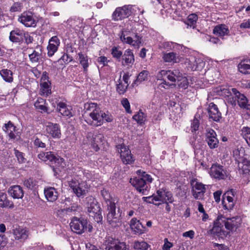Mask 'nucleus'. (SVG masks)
Here are the masks:
<instances>
[{
	"instance_id": "obj_1",
	"label": "nucleus",
	"mask_w": 250,
	"mask_h": 250,
	"mask_svg": "<svg viewBox=\"0 0 250 250\" xmlns=\"http://www.w3.org/2000/svg\"><path fill=\"white\" fill-rule=\"evenodd\" d=\"M214 92L224 97L226 100L232 105H236L237 103L243 108L250 109V105L248 104L247 97L240 93L236 88L221 86L215 88Z\"/></svg>"
},
{
	"instance_id": "obj_2",
	"label": "nucleus",
	"mask_w": 250,
	"mask_h": 250,
	"mask_svg": "<svg viewBox=\"0 0 250 250\" xmlns=\"http://www.w3.org/2000/svg\"><path fill=\"white\" fill-rule=\"evenodd\" d=\"M84 108L89 116L88 123L94 126H101L104 124V121L110 123L113 120L112 115L108 111L105 112L102 111L97 104H85Z\"/></svg>"
},
{
	"instance_id": "obj_3",
	"label": "nucleus",
	"mask_w": 250,
	"mask_h": 250,
	"mask_svg": "<svg viewBox=\"0 0 250 250\" xmlns=\"http://www.w3.org/2000/svg\"><path fill=\"white\" fill-rule=\"evenodd\" d=\"M137 176L130 178V183L140 193L145 194L147 190L148 185L152 182L151 176L141 170L136 171Z\"/></svg>"
},
{
	"instance_id": "obj_4",
	"label": "nucleus",
	"mask_w": 250,
	"mask_h": 250,
	"mask_svg": "<svg viewBox=\"0 0 250 250\" xmlns=\"http://www.w3.org/2000/svg\"><path fill=\"white\" fill-rule=\"evenodd\" d=\"M120 39L123 43L137 48L140 47L142 42L141 38L133 32L131 25L129 24H126L125 28L122 30Z\"/></svg>"
},
{
	"instance_id": "obj_5",
	"label": "nucleus",
	"mask_w": 250,
	"mask_h": 250,
	"mask_svg": "<svg viewBox=\"0 0 250 250\" xmlns=\"http://www.w3.org/2000/svg\"><path fill=\"white\" fill-rule=\"evenodd\" d=\"M146 201L150 204L159 206L163 203H171L173 202L172 194L163 188L158 190L155 194L146 198Z\"/></svg>"
},
{
	"instance_id": "obj_6",
	"label": "nucleus",
	"mask_w": 250,
	"mask_h": 250,
	"mask_svg": "<svg viewBox=\"0 0 250 250\" xmlns=\"http://www.w3.org/2000/svg\"><path fill=\"white\" fill-rule=\"evenodd\" d=\"M87 224L86 220L74 217L70 223V226L73 231L78 234H81L86 230H88L89 232L92 231V226L90 224L87 225Z\"/></svg>"
},
{
	"instance_id": "obj_7",
	"label": "nucleus",
	"mask_w": 250,
	"mask_h": 250,
	"mask_svg": "<svg viewBox=\"0 0 250 250\" xmlns=\"http://www.w3.org/2000/svg\"><path fill=\"white\" fill-rule=\"evenodd\" d=\"M108 213L106 218L108 223L113 227L119 226L121 223V213L119 209L116 210L115 204L107 207Z\"/></svg>"
},
{
	"instance_id": "obj_8",
	"label": "nucleus",
	"mask_w": 250,
	"mask_h": 250,
	"mask_svg": "<svg viewBox=\"0 0 250 250\" xmlns=\"http://www.w3.org/2000/svg\"><path fill=\"white\" fill-rule=\"evenodd\" d=\"M69 186L78 197H83L88 192L89 187L85 181L72 180Z\"/></svg>"
},
{
	"instance_id": "obj_9",
	"label": "nucleus",
	"mask_w": 250,
	"mask_h": 250,
	"mask_svg": "<svg viewBox=\"0 0 250 250\" xmlns=\"http://www.w3.org/2000/svg\"><path fill=\"white\" fill-rule=\"evenodd\" d=\"M87 211L89 216L93 217L95 221L99 223L102 221L101 208L93 198L90 197L88 199Z\"/></svg>"
},
{
	"instance_id": "obj_10",
	"label": "nucleus",
	"mask_w": 250,
	"mask_h": 250,
	"mask_svg": "<svg viewBox=\"0 0 250 250\" xmlns=\"http://www.w3.org/2000/svg\"><path fill=\"white\" fill-rule=\"evenodd\" d=\"M38 158L42 161L49 162L55 164V167H64V160L60 157H56L52 152H42L38 155Z\"/></svg>"
},
{
	"instance_id": "obj_11",
	"label": "nucleus",
	"mask_w": 250,
	"mask_h": 250,
	"mask_svg": "<svg viewBox=\"0 0 250 250\" xmlns=\"http://www.w3.org/2000/svg\"><path fill=\"white\" fill-rule=\"evenodd\" d=\"M192 187V193L196 199H201L203 198L206 192L205 185L198 181L197 179H192L190 181Z\"/></svg>"
},
{
	"instance_id": "obj_12",
	"label": "nucleus",
	"mask_w": 250,
	"mask_h": 250,
	"mask_svg": "<svg viewBox=\"0 0 250 250\" xmlns=\"http://www.w3.org/2000/svg\"><path fill=\"white\" fill-rule=\"evenodd\" d=\"M131 8L129 5L117 8L112 14V20L118 21L127 18L132 13Z\"/></svg>"
},
{
	"instance_id": "obj_13",
	"label": "nucleus",
	"mask_w": 250,
	"mask_h": 250,
	"mask_svg": "<svg viewBox=\"0 0 250 250\" xmlns=\"http://www.w3.org/2000/svg\"><path fill=\"white\" fill-rule=\"evenodd\" d=\"M18 21L26 27H35L37 24L32 13L29 11H25L21 14Z\"/></svg>"
},
{
	"instance_id": "obj_14",
	"label": "nucleus",
	"mask_w": 250,
	"mask_h": 250,
	"mask_svg": "<svg viewBox=\"0 0 250 250\" xmlns=\"http://www.w3.org/2000/svg\"><path fill=\"white\" fill-rule=\"evenodd\" d=\"M44 132L48 136L53 138H60L61 133L59 125L57 124L50 122L46 123L44 125Z\"/></svg>"
},
{
	"instance_id": "obj_15",
	"label": "nucleus",
	"mask_w": 250,
	"mask_h": 250,
	"mask_svg": "<svg viewBox=\"0 0 250 250\" xmlns=\"http://www.w3.org/2000/svg\"><path fill=\"white\" fill-rule=\"evenodd\" d=\"M117 147L118 152L120 153L121 159L125 164H130L134 162V160L130 150L127 147L123 144L119 145Z\"/></svg>"
},
{
	"instance_id": "obj_16",
	"label": "nucleus",
	"mask_w": 250,
	"mask_h": 250,
	"mask_svg": "<svg viewBox=\"0 0 250 250\" xmlns=\"http://www.w3.org/2000/svg\"><path fill=\"white\" fill-rule=\"evenodd\" d=\"M223 222L225 228L231 231H235L240 227L241 224V219L240 217L225 218L223 217Z\"/></svg>"
},
{
	"instance_id": "obj_17",
	"label": "nucleus",
	"mask_w": 250,
	"mask_h": 250,
	"mask_svg": "<svg viewBox=\"0 0 250 250\" xmlns=\"http://www.w3.org/2000/svg\"><path fill=\"white\" fill-rule=\"evenodd\" d=\"M206 141L210 149H214L218 146L219 140L216 138V132L212 129H207Z\"/></svg>"
},
{
	"instance_id": "obj_18",
	"label": "nucleus",
	"mask_w": 250,
	"mask_h": 250,
	"mask_svg": "<svg viewBox=\"0 0 250 250\" xmlns=\"http://www.w3.org/2000/svg\"><path fill=\"white\" fill-rule=\"evenodd\" d=\"M50 82L48 80V77L46 72H43L41 79L40 93L43 96H47L51 94Z\"/></svg>"
},
{
	"instance_id": "obj_19",
	"label": "nucleus",
	"mask_w": 250,
	"mask_h": 250,
	"mask_svg": "<svg viewBox=\"0 0 250 250\" xmlns=\"http://www.w3.org/2000/svg\"><path fill=\"white\" fill-rule=\"evenodd\" d=\"M135 61L134 56L132 50L127 49L125 50L121 58V64L124 66L131 67Z\"/></svg>"
},
{
	"instance_id": "obj_20",
	"label": "nucleus",
	"mask_w": 250,
	"mask_h": 250,
	"mask_svg": "<svg viewBox=\"0 0 250 250\" xmlns=\"http://www.w3.org/2000/svg\"><path fill=\"white\" fill-rule=\"evenodd\" d=\"M209 174L212 177L218 179H224L227 176L223 167L217 164L212 165L210 168Z\"/></svg>"
},
{
	"instance_id": "obj_21",
	"label": "nucleus",
	"mask_w": 250,
	"mask_h": 250,
	"mask_svg": "<svg viewBox=\"0 0 250 250\" xmlns=\"http://www.w3.org/2000/svg\"><path fill=\"white\" fill-rule=\"evenodd\" d=\"M186 63L188 65V67L192 70L201 69L204 65V63L201 59L196 58L194 56H190L188 59H187Z\"/></svg>"
},
{
	"instance_id": "obj_22",
	"label": "nucleus",
	"mask_w": 250,
	"mask_h": 250,
	"mask_svg": "<svg viewBox=\"0 0 250 250\" xmlns=\"http://www.w3.org/2000/svg\"><path fill=\"white\" fill-rule=\"evenodd\" d=\"M232 157L237 163H239L247 158H249V156L246 153L245 148L242 146L233 149L232 151Z\"/></svg>"
},
{
	"instance_id": "obj_23",
	"label": "nucleus",
	"mask_w": 250,
	"mask_h": 250,
	"mask_svg": "<svg viewBox=\"0 0 250 250\" xmlns=\"http://www.w3.org/2000/svg\"><path fill=\"white\" fill-rule=\"evenodd\" d=\"M223 217H218L217 219L214 222V226L210 230V233L218 236H221L225 235V232L223 231Z\"/></svg>"
},
{
	"instance_id": "obj_24",
	"label": "nucleus",
	"mask_w": 250,
	"mask_h": 250,
	"mask_svg": "<svg viewBox=\"0 0 250 250\" xmlns=\"http://www.w3.org/2000/svg\"><path fill=\"white\" fill-rule=\"evenodd\" d=\"M60 44V40L57 36H53L49 40L47 47L48 56L52 57L55 54L58 50Z\"/></svg>"
},
{
	"instance_id": "obj_25",
	"label": "nucleus",
	"mask_w": 250,
	"mask_h": 250,
	"mask_svg": "<svg viewBox=\"0 0 250 250\" xmlns=\"http://www.w3.org/2000/svg\"><path fill=\"white\" fill-rule=\"evenodd\" d=\"M129 74L128 73H125L123 76V79H119V83L117 84L116 89L120 94H123L126 91L129 85Z\"/></svg>"
},
{
	"instance_id": "obj_26",
	"label": "nucleus",
	"mask_w": 250,
	"mask_h": 250,
	"mask_svg": "<svg viewBox=\"0 0 250 250\" xmlns=\"http://www.w3.org/2000/svg\"><path fill=\"white\" fill-rule=\"evenodd\" d=\"M28 36L27 34H25L22 31L16 29L10 32L9 39L13 42H18L23 41L24 38L27 40Z\"/></svg>"
},
{
	"instance_id": "obj_27",
	"label": "nucleus",
	"mask_w": 250,
	"mask_h": 250,
	"mask_svg": "<svg viewBox=\"0 0 250 250\" xmlns=\"http://www.w3.org/2000/svg\"><path fill=\"white\" fill-rule=\"evenodd\" d=\"M208 112L209 118L214 121L218 122L221 118V113L219 111L218 107L213 103L209 104Z\"/></svg>"
},
{
	"instance_id": "obj_28",
	"label": "nucleus",
	"mask_w": 250,
	"mask_h": 250,
	"mask_svg": "<svg viewBox=\"0 0 250 250\" xmlns=\"http://www.w3.org/2000/svg\"><path fill=\"white\" fill-rule=\"evenodd\" d=\"M13 233L15 239L20 242L24 241L27 239L29 235V232L27 229L20 227L14 229Z\"/></svg>"
},
{
	"instance_id": "obj_29",
	"label": "nucleus",
	"mask_w": 250,
	"mask_h": 250,
	"mask_svg": "<svg viewBox=\"0 0 250 250\" xmlns=\"http://www.w3.org/2000/svg\"><path fill=\"white\" fill-rule=\"evenodd\" d=\"M130 226L135 234H141L144 232V227L140 221L135 218L131 219Z\"/></svg>"
},
{
	"instance_id": "obj_30",
	"label": "nucleus",
	"mask_w": 250,
	"mask_h": 250,
	"mask_svg": "<svg viewBox=\"0 0 250 250\" xmlns=\"http://www.w3.org/2000/svg\"><path fill=\"white\" fill-rule=\"evenodd\" d=\"M44 193L46 199L49 202H54L58 197V192L54 188L49 187L44 188Z\"/></svg>"
},
{
	"instance_id": "obj_31",
	"label": "nucleus",
	"mask_w": 250,
	"mask_h": 250,
	"mask_svg": "<svg viewBox=\"0 0 250 250\" xmlns=\"http://www.w3.org/2000/svg\"><path fill=\"white\" fill-rule=\"evenodd\" d=\"M229 194H232L231 192H225L223 196L222 204L226 209H231L235 203V199L229 196Z\"/></svg>"
},
{
	"instance_id": "obj_32",
	"label": "nucleus",
	"mask_w": 250,
	"mask_h": 250,
	"mask_svg": "<svg viewBox=\"0 0 250 250\" xmlns=\"http://www.w3.org/2000/svg\"><path fill=\"white\" fill-rule=\"evenodd\" d=\"M8 193L14 199H20L23 196L22 188L17 185L11 187L8 190Z\"/></svg>"
},
{
	"instance_id": "obj_33",
	"label": "nucleus",
	"mask_w": 250,
	"mask_h": 250,
	"mask_svg": "<svg viewBox=\"0 0 250 250\" xmlns=\"http://www.w3.org/2000/svg\"><path fill=\"white\" fill-rule=\"evenodd\" d=\"M57 111L64 116H72L71 108L64 103L60 102L57 104Z\"/></svg>"
},
{
	"instance_id": "obj_34",
	"label": "nucleus",
	"mask_w": 250,
	"mask_h": 250,
	"mask_svg": "<svg viewBox=\"0 0 250 250\" xmlns=\"http://www.w3.org/2000/svg\"><path fill=\"white\" fill-rule=\"evenodd\" d=\"M213 33L216 36L223 38L229 34V30L225 24H220L214 28Z\"/></svg>"
},
{
	"instance_id": "obj_35",
	"label": "nucleus",
	"mask_w": 250,
	"mask_h": 250,
	"mask_svg": "<svg viewBox=\"0 0 250 250\" xmlns=\"http://www.w3.org/2000/svg\"><path fill=\"white\" fill-rule=\"evenodd\" d=\"M104 140V136L101 134L94 135L91 140V146L94 151H97L99 149V146Z\"/></svg>"
},
{
	"instance_id": "obj_36",
	"label": "nucleus",
	"mask_w": 250,
	"mask_h": 250,
	"mask_svg": "<svg viewBox=\"0 0 250 250\" xmlns=\"http://www.w3.org/2000/svg\"><path fill=\"white\" fill-rule=\"evenodd\" d=\"M163 59L167 62L177 63L181 61V58L174 52L164 53Z\"/></svg>"
},
{
	"instance_id": "obj_37",
	"label": "nucleus",
	"mask_w": 250,
	"mask_h": 250,
	"mask_svg": "<svg viewBox=\"0 0 250 250\" xmlns=\"http://www.w3.org/2000/svg\"><path fill=\"white\" fill-rule=\"evenodd\" d=\"M167 70H162L159 71L156 75V78L158 80H163V82L159 84V88H164L167 89L170 86L173 85V84H169L164 80V77H166Z\"/></svg>"
},
{
	"instance_id": "obj_38",
	"label": "nucleus",
	"mask_w": 250,
	"mask_h": 250,
	"mask_svg": "<svg viewBox=\"0 0 250 250\" xmlns=\"http://www.w3.org/2000/svg\"><path fill=\"white\" fill-rule=\"evenodd\" d=\"M240 72L244 74H250V59L241 61L238 65Z\"/></svg>"
},
{
	"instance_id": "obj_39",
	"label": "nucleus",
	"mask_w": 250,
	"mask_h": 250,
	"mask_svg": "<svg viewBox=\"0 0 250 250\" xmlns=\"http://www.w3.org/2000/svg\"><path fill=\"white\" fill-rule=\"evenodd\" d=\"M240 172L245 174H250V160L247 158L238 163Z\"/></svg>"
},
{
	"instance_id": "obj_40",
	"label": "nucleus",
	"mask_w": 250,
	"mask_h": 250,
	"mask_svg": "<svg viewBox=\"0 0 250 250\" xmlns=\"http://www.w3.org/2000/svg\"><path fill=\"white\" fill-rule=\"evenodd\" d=\"M181 73L179 70H167L166 77L171 82H178Z\"/></svg>"
},
{
	"instance_id": "obj_41",
	"label": "nucleus",
	"mask_w": 250,
	"mask_h": 250,
	"mask_svg": "<svg viewBox=\"0 0 250 250\" xmlns=\"http://www.w3.org/2000/svg\"><path fill=\"white\" fill-rule=\"evenodd\" d=\"M117 244H119V241L113 239L112 237H108L104 242L105 249L107 250H117Z\"/></svg>"
},
{
	"instance_id": "obj_42",
	"label": "nucleus",
	"mask_w": 250,
	"mask_h": 250,
	"mask_svg": "<svg viewBox=\"0 0 250 250\" xmlns=\"http://www.w3.org/2000/svg\"><path fill=\"white\" fill-rule=\"evenodd\" d=\"M0 207L2 208L8 207L13 208L14 204L12 202L8 200L7 195L4 193H0Z\"/></svg>"
},
{
	"instance_id": "obj_43",
	"label": "nucleus",
	"mask_w": 250,
	"mask_h": 250,
	"mask_svg": "<svg viewBox=\"0 0 250 250\" xmlns=\"http://www.w3.org/2000/svg\"><path fill=\"white\" fill-rule=\"evenodd\" d=\"M0 75L6 82L12 83L13 81L12 72L7 69H3L0 71Z\"/></svg>"
},
{
	"instance_id": "obj_44",
	"label": "nucleus",
	"mask_w": 250,
	"mask_h": 250,
	"mask_svg": "<svg viewBox=\"0 0 250 250\" xmlns=\"http://www.w3.org/2000/svg\"><path fill=\"white\" fill-rule=\"evenodd\" d=\"M133 119L139 125H143L146 123L147 116L146 114L140 110L133 116Z\"/></svg>"
},
{
	"instance_id": "obj_45",
	"label": "nucleus",
	"mask_w": 250,
	"mask_h": 250,
	"mask_svg": "<svg viewBox=\"0 0 250 250\" xmlns=\"http://www.w3.org/2000/svg\"><path fill=\"white\" fill-rule=\"evenodd\" d=\"M45 100L41 98H39L35 102L34 106L36 108L41 112H46L47 111V108L45 105Z\"/></svg>"
},
{
	"instance_id": "obj_46",
	"label": "nucleus",
	"mask_w": 250,
	"mask_h": 250,
	"mask_svg": "<svg viewBox=\"0 0 250 250\" xmlns=\"http://www.w3.org/2000/svg\"><path fill=\"white\" fill-rule=\"evenodd\" d=\"M78 55L80 64L83 66L84 71H86L89 66L88 57L82 53H78Z\"/></svg>"
},
{
	"instance_id": "obj_47",
	"label": "nucleus",
	"mask_w": 250,
	"mask_h": 250,
	"mask_svg": "<svg viewBox=\"0 0 250 250\" xmlns=\"http://www.w3.org/2000/svg\"><path fill=\"white\" fill-rule=\"evenodd\" d=\"M101 194L107 204V207L110 206V203L115 204V200L112 198L108 191L104 189L101 191Z\"/></svg>"
},
{
	"instance_id": "obj_48",
	"label": "nucleus",
	"mask_w": 250,
	"mask_h": 250,
	"mask_svg": "<svg viewBox=\"0 0 250 250\" xmlns=\"http://www.w3.org/2000/svg\"><path fill=\"white\" fill-rule=\"evenodd\" d=\"M15 126L11 122H9L7 124H5L3 127V130L7 133L11 139H14L15 137L13 131L15 130Z\"/></svg>"
},
{
	"instance_id": "obj_49",
	"label": "nucleus",
	"mask_w": 250,
	"mask_h": 250,
	"mask_svg": "<svg viewBox=\"0 0 250 250\" xmlns=\"http://www.w3.org/2000/svg\"><path fill=\"white\" fill-rule=\"evenodd\" d=\"M72 211V209L67 208L66 209H60L57 212V214L58 217L60 219L65 220L70 215Z\"/></svg>"
},
{
	"instance_id": "obj_50",
	"label": "nucleus",
	"mask_w": 250,
	"mask_h": 250,
	"mask_svg": "<svg viewBox=\"0 0 250 250\" xmlns=\"http://www.w3.org/2000/svg\"><path fill=\"white\" fill-rule=\"evenodd\" d=\"M111 54L112 57L118 61H121V58L123 55L122 51L120 50L119 48L114 46L111 50Z\"/></svg>"
},
{
	"instance_id": "obj_51",
	"label": "nucleus",
	"mask_w": 250,
	"mask_h": 250,
	"mask_svg": "<svg viewBox=\"0 0 250 250\" xmlns=\"http://www.w3.org/2000/svg\"><path fill=\"white\" fill-rule=\"evenodd\" d=\"M133 247L136 250H146L148 249V244L144 241H136L134 243Z\"/></svg>"
},
{
	"instance_id": "obj_52",
	"label": "nucleus",
	"mask_w": 250,
	"mask_h": 250,
	"mask_svg": "<svg viewBox=\"0 0 250 250\" xmlns=\"http://www.w3.org/2000/svg\"><path fill=\"white\" fill-rule=\"evenodd\" d=\"M177 84L179 87L184 89L187 88L188 86V79L186 77H183L182 73L180 75V78H179L177 82Z\"/></svg>"
},
{
	"instance_id": "obj_53",
	"label": "nucleus",
	"mask_w": 250,
	"mask_h": 250,
	"mask_svg": "<svg viewBox=\"0 0 250 250\" xmlns=\"http://www.w3.org/2000/svg\"><path fill=\"white\" fill-rule=\"evenodd\" d=\"M198 19L197 16L195 14H191L188 17V19L186 21V23L191 26L194 25L196 23V21Z\"/></svg>"
},
{
	"instance_id": "obj_54",
	"label": "nucleus",
	"mask_w": 250,
	"mask_h": 250,
	"mask_svg": "<svg viewBox=\"0 0 250 250\" xmlns=\"http://www.w3.org/2000/svg\"><path fill=\"white\" fill-rule=\"evenodd\" d=\"M148 76V72L145 70L143 71L139 74L135 83L146 81L147 79Z\"/></svg>"
},
{
	"instance_id": "obj_55",
	"label": "nucleus",
	"mask_w": 250,
	"mask_h": 250,
	"mask_svg": "<svg viewBox=\"0 0 250 250\" xmlns=\"http://www.w3.org/2000/svg\"><path fill=\"white\" fill-rule=\"evenodd\" d=\"M72 24L76 30H79L83 27V19L77 18L73 21Z\"/></svg>"
},
{
	"instance_id": "obj_56",
	"label": "nucleus",
	"mask_w": 250,
	"mask_h": 250,
	"mask_svg": "<svg viewBox=\"0 0 250 250\" xmlns=\"http://www.w3.org/2000/svg\"><path fill=\"white\" fill-rule=\"evenodd\" d=\"M22 4L21 2H17L14 3L10 9L11 12H20L22 9Z\"/></svg>"
},
{
	"instance_id": "obj_57",
	"label": "nucleus",
	"mask_w": 250,
	"mask_h": 250,
	"mask_svg": "<svg viewBox=\"0 0 250 250\" xmlns=\"http://www.w3.org/2000/svg\"><path fill=\"white\" fill-rule=\"evenodd\" d=\"M121 104L125 108L126 112L128 113H131L132 111L130 109V103L126 98H124L121 101Z\"/></svg>"
},
{
	"instance_id": "obj_58",
	"label": "nucleus",
	"mask_w": 250,
	"mask_h": 250,
	"mask_svg": "<svg viewBox=\"0 0 250 250\" xmlns=\"http://www.w3.org/2000/svg\"><path fill=\"white\" fill-rule=\"evenodd\" d=\"M40 54L39 52L34 51L32 53L29 55L30 61L33 62H36L39 61Z\"/></svg>"
},
{
	"instance_id": "obj_59",
	"label": "nucleus",
	"mask_w": 250,
	"mask_h": 250,
	"mask_svg": "<svg viewBox=\"0 0 250 250\" xmlns=\"http://www.w3.org/2000/svg\"><path fill=\"white\" fill-rule=\"evenodd\" d=\"M199 117V116L195 115L194 119L193 120L191 123V129L193 131H196L198 129L199 126V122L198 118Z\"/></svg>"
},
{
	"instance_id": "obj_60",
	"label": "nucleus",
	"mask_w": 250,
	"mask_h": 250,
	"mask_svg": "<svg viewBox=\"0 0 250 250\" xmlns=\"http://www.w3.org/2000/svg\"><path fill=\"white\" fill-rule=\"evenodd\" d=\"M36 184V181L32 179L29 178L24 181V185L27 188L31 189L34 188Z\"/></svg>"
},
{
	"instance_id": "obj_61",
	"label": "nucleus",
	"mask_w": 250,
	"mask_h": 250,
	"mask_svg": "<svg viewBox=\"0 0 250 250\" xmlns=\"http://www.w3.org/2000/svg\"><path fill=\"white\" fill-rule=\"evenodd\" d=\"M242 135L245 139L246 141H247V139L250 136V127L248 126H244L242 128Z\"/></svg>"
},
{
	"instance_id": "obj_62",
	"label": "nucleus",
	"mask_w": 250,
	"mask_h": 250,
	"mask_svg": "<svg viewBox=\"0 0 250 250\" xmlns=\"http://www.w3.org/2000/svg\"><path fill=\"white\" fill-rule=\"evenodd\" d=\"M14 152L19 163H23L25 162V159L24 158L23 153L22 152H21L16 149H14Z\"/></svg>"
},
{
	"instance_id": "obj_63",
	"label": "nucleus",
	"mask_w": 250,
	"mask_h": 250,
	"mask_svg": "<svg viewBox=\"0 0 250 250\" xmlns=\"http://www.w3.org/2000/svg\"><path fill=\"white\" fill-rule=\"evenodd\" d=\"M164 244L163 246V250H170L173 247V244L168 241L167 238H165L164 240Z\"/></svg>"
},
{
	"instance_id": "obj_64",
	"label": "nucleus",
	"mask_w": 250,
	"mask_h": 250,
	"mask_svg": "<svg viewBox=\"0 0 250 250\" xmlns=\"http://www.w3.org/2000/svg\"><path fill=\"white\" fill-rule=\"evenodd\" d=\"M241 28H250V19L245 20L240 24Z\"/></svg>"
}]
</instances>
